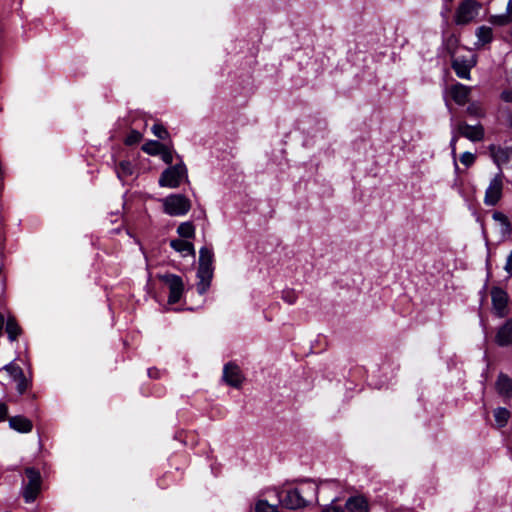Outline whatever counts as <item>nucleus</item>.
<instances>
[{"label": "nucleus", "mask_w": 512, "mask_h": 512, "mask_svg": "<svg viewBox=\"0 0 512 512\" xmlns=\"http://www.w3.org/2000/svg\"><path fill=\"white\" fill-rule=\"evenodd\" d=\"M321 512H344V508L331 504L323 508Z\"/></svg>", "instance_id": "obj_42"}, {"label": "nucleus", "mask_w": 512, "mask_h": 512, "mask_svg": "<svg viewBox=\"0 0 512 512\" xmlns=\"http://www.w3.org/2000/svg\"><path fill=\"white\" fill-rule=\"evenodd\" d=\"M160 279L168 286L169 288V296L168 303L175 304L177 303L184 291V283L180 276L175 274H165L160 277Z\"/></svg>", "instance_id": "obj_7"}, {"label": "nucleus", "mask_w": 512, "mask_h": 512, "mask_svg": "<svg viewBox=\"0 0 512 512\" xmlns=\"http://www.w3.org/2000/svg\"><path fill=\"white\" fill-rule=\"evenodd\" d=\"M158 155L161 156V159L163 160V162H165L166 164H171L173 162V151L170 147H168L167 145H164L162 150H161V153H159Z\"/></svg>", "instance_id": "obj_31"}, {"label": "nucleus", "mask_w": 512, "mask_h": 512, "mask_svg": "<svg viewBox=\"0 0 512 512\" xmlns=\"http://www.w3.org/2000/svg\"><path fill=\"white\" fill-rule=\"evenodd\" d=\"M322 486L338 487V482L335 480H324V481H321L319 485H316L315 487H311V490L314 493H317L319 488Z\"/></svg>", "instance_id": "obj_37"}, {"label": "nucleus", "mask_w": 512, "mask_h": 512, "mask_svg": "<svg viewBox=\"0 0 512 512\" xmlns=\"http://www.w3.org/2000/svg\"><path fill=\"white\" fill-rule=\"evenodd\" d=\"M467 112L471 115L481 117L483 116V111L480 107H478L476 104H471L467 108Z\"/></svg>", "instance_id": "obj_39"}, {"label": "nucleus", "mask_w": 512, "mask_h": 512, "mask_svg": "<svg viewBox=\"0 0 512 512\" xmlns=\"http://www.w3.org/2000/svg\"><path fill=\"white\" fill-rule=\"evenodd\" d=\"M500 99L503 102L512 104V88L505 89L500 93Z\"/></svg>", "instance_id": "obj_38"}, {"label": "nucleus", "mask_w": 512, "mask_h": 512, "mask_svg": "<svg viewBox=\"0 0 512 512\" xmlns=\"http://www.w3.org/2000/svg\"><path fill=\"white\" fill-rule=\"evenodd\" d=\"M470 90L471 89L468 86H465L461 83H457V84L451 86L450 94H451L452 99L458 105L462 106L468 102Z\"/></svg>", "instance_id": "obj_17"}, {"label": "nucleus", "mask_w": 512, "mask_h": 512, "mask_svg": "<svg viewBox=\"0 0 512 512\" xmlns=\"http://www.w3.org/2000/svg\"><path fill=\"white\" fill-rule=\"evenodd\" d=\"M489 152L494 163L498 167H500L502 164L509 162L512 156V148H502L496 145H490Z\"/></svg>", "instance_id": "obj_16"}, {"label": "nucleus", "mask_w": 512, "mask_h": 512, "mask_svg": "<svg viewBox=\"0 0 512 512\" xmlns=\"http://www.w3.org/2000/svg\"><path fill=\"white\" fill-rule=\"evenodd\" d=\"M482 5L477 0H462L454 14L456 25L465 26L472 23L480 13Z\"/></svg>", "instance_id": "obj_2"}, {"label": "nucleus", "mask_w": 512, "mask_h": 512, "mask_svg": "<svg viewBox=\"0 0 512 512\" xmlns=\"http://www.w3.org/2000/svg\"><path fill=\"white\" fill-rule=\"evenodd\" d=\"M222 378L226 384L234 388H240L244 381V376L239 366L234 363H227L224 366Z\"/></svg>", "instance_id": "obj_9"}, {"label": "nucleus", "mask_w": 512, "mask_h": 512, "mask_svg": "<svg viewBox=\"0 0 512 512\" xmlns=\"http://www.w3.org/2000/svg\"><path fill=\"white\" fill-rule=\"evenodd\" d=\"M187 168L185 164L180 161L179 163L165 169L159 178V186L167 188H177L180 186L184 179H187Z\"/></svg>", "instance_id": "obj_3"}, {"label": "nucleus", "mask_w": 512, "mask_h": 512, "mask_svg": "<svg viewBox=\"0 0 512 512\" xmlns=\"http://www.w3.org/2000/svg\"><path fill=\"white\" fill-rule=\"evenodd\" d=\"M177 233L182 238L190 239L195 236V227L192 222H183L178 226Z\"/></svg>", "instance_id": "obj_25"}, {"label": "nucleus", "mask_w": 512, "mask_h": 512, "mask_svg": "<svg viewBox=\"0 0 512 512\" xmlns=\"http://www.w3.org/2000/svg\"><path fill=\"white\" fill-rule=\"evenodd\" d=\"M348 512H369V503L363 495L349 497L345 503Z\"/></svg>", "instance_id": "obj_15"}, {"label": "nucleus", "mask_w": 512, "mask_h": 512, "mask_svg": "<svg viewBox=\"0 0 512 512\" xmlns=\"http://www.w3.org/2000/svg\"><path fill=\"white\" fill-rule=\"evenodd\" d=\"M152 133L159 139L165 140L169 138V132L162 124H154L152 126Z\"/></svg>", "instance_id": "obj_29"}, {"label": "nucleus", "mask_w": 512, "mask_h": 512, "mask_svg": "<svg viewBox=\"0 0 512 512\" xmlns=\"http://www.w3.org/2000/svg\"><path fill=\"white\" fill-rule=\"evenodd\" d=\"M5 371L10 379L16 382V389L20 395L24 394L30 387V381L25 377L23 369L14 361L6 364L0 369V372Z\"/></svg>", "instance_id": "obj_5"}, {"label": "nucleus", "mask_w": 512, "mask_h": 512, "mask_svg": "<svg viewBox=\"0 0 512 512\" xmlns=\"http://www.w3.org/2000/svg\"><path fill=\"white\" fill-rule=\"evenodd\" d=\"M163 146L164 144L158 141L150 140L142 146V150L149 155L156 156L161 153Z\"/></svg>", "instance_id": "obj_27"}, {"label": "nucleus", "mask_w": 512, "mask_h": 512, "mask_svg": "<svg viewBox=\"0 0 512 512\" xmlns=\"http://www.w3.org/2000/svg\"><path fill=\"white\" fill-rule=\"evenodd\" d=\"M496 388L499 394L508 396L512 393V379L504 374L498 376Z\"/></svg>", "instance_id": "obj_23"}, {"label": "nucleus", "mask_w": 512, "mask_h": 512, "mask_svg": "<svg viewBox=\"0 0 512 512\" xmlns=\"http://www.w3.org/2000/svg\"><path fill=\"white\" fill-rule=\"evenodd\" d=\"M4 322H5L4 315L0 312V326H1V327H3Z\"/></svg>", "instance_id": "obj_45"}, {"label": "nucleus", "mask_w": 512, "mask_h": 512, "mask_svg": "<svg viewBox=\"0 0 512 512\" xmlns=\"http://www.w3.org/2000/svg\"><path fill=\"white\" fill-rule=\"evenodd\" d=\"M457 130L460 136H463L472 142L483 140L485 135L484 127L481 124L469 125L465 122H461L458 124Z\"/></svg>", "instance_id": "obj_10"}, {"label": "nucleus", "mask_w": 512, "mask_h": 512, "mask_svg": "<svg viewBox=\"0 0 512 512\" xmlns=\"http://www.w3.org/2000/svg\"><path fill=\"white\" fill-rule=\"evenodd\" d=\"M459 160L466 167H470L474 164L476 160V155L471 152H464L461 154Z\"/></svg>", "instance_id": "obj_32"}, {"label": "nucleus", "mask_w": 512, "mask_h": 512, "mask_svg": "<svg viewBox=\"0 0 512 512\" xmlns=\"http://www.w3.org/2000/svg\"><path fill=\"white\" fill-rule=\"evenodd\" d=\"M474 62L462 61L459 58H455L452 61V68L456 75L463 79L470 78V70L473 67Z\"/></svg>", "instance_id": "obj_18"}, {"label": "nucleus", "mask_w": 512, "mask_h": 512, "mask_svg": "<svg viewBox=\"0 0 512 512\" xmlns=\"http://www.w3.org/2000/svg\"><path fill=\"white\" fill-rule=\"evenodd\" d=\"M214 254L211 249L202 247L199 251V265L198 268L214 269L213 268Z\"/></svg>", "instance_id": "obj_20"}, {"label": "nucleus", "mask_w": 512, "mask_h": 512, "mask_svg": "<svg viewBox=\"0 0 512 512\" xmlns=\"http://www.w3.org/2000/svg\"><path fill=\"white\" fill-rule=\"evenodd\" d=\"M116 174L120 180H124L126 177L133 174V165L130 161H121L115 168Z\"/></svg>", "instance_id": "obj_24"}, {"label": "nucleus", "mask_w": 512, "mask_h": 512, "mask_svg": "<svg viewBox=\"0 0 512 512\" xmlns=\"http://www.w3.org/2000/svg\"><path fill=\"white\" fill-rule=\"evenodd\" d=\"M21 329L14 318H9L6 322V333L10 341L16 340L19 336Z\"/></svg>", "instance_id": "obj_26"}, {"label": "nucleus", "mask_w": 512, "mask_h": 512, "mask_svg": "<svg viewBox=\"0 0 512 512\" xmlns=\"http://www.w3.org/2000/svg\"><path fill=\"white\" fill-rule=\"evenodd\" d=\"M304 491L298 488L285 492L281 498V503L289 509H299L306 506L307 502L303 497Z\"/></svg>", "instance_id": "obj_11"}, {"label": "nucleus", "mask_w": 512, "mask_h": 512, "mask_svg": "<svg viewBox=\"0 0 512 512\" xmlns=\"http://www.w3.org/2000/svg\"><path fill=\"white\" fill-rule=\"evenodd\" d=\"M148 374H149V376L152 377V371L151 370L148 371Z\"/></svg>", "instance_id": "obj_46"}, {"label": "nucleus", "mask_w": 512, "mask_h": 512, "mask_svg": "<svg viewBox=\"0 0 512 512\" xmlns=\"http://www.w3.org/2000/svg\"><path fill=\"white\" fill-rule=\"evenodd\" d=\"M8 417V406L3 403V402H0V422H3L7 419Z\"/></svg>", "instance_id": "obj_40"}, {"label": "nucleus", "mask_w": 512, "mask_h": 512, "mask_svg": "<svg viewBox=\"0 0 512 512\" xmlns=\"http://www.w3.org/2000/svg\"><path fill=\"white\" fill-rule=\"evenodd\" d=\"M507 14L509 16H511V18H512V0L508 1V4H507Z\"/></svg>", "instance_id": "obj_43"}, {"label": "nucleus", "mask_w": 512, "mask_h": 512, "mask_svg": "<svg viewBox=\"0 0 512 512\" xmlns=\"http://www.w3.org/2000/svg\"><path fill=\"white\" fill-rule=\"evenodd\" d=\"M282 299L288 304H294L297 300V295L293 290H285L282 293Z\"/></svg>", "instance_id": "obj_35"}, {"label": "nucleus", "mask_w": 512, "mask_h": 512, "mask_svg": "<svg viewBox=\"0 0 512 512\" xmlns=\"http://www.w3.org/2000/svg\"><path fill=\"white\" fill-rule=\"evenodd\" d=\"M214 269L198 268L197 270V292L200 295L205 294L210 288L211 281L213 278Z\"/></svg>", "instance_id": "obj_14"}, {"label": "nucleus", "mask_w": 512, "mask_h": 512, "mask_svg": "<svg viewBox=\"0 0 512 512\" xmlns=\"http://www.w3.org/2000/svg\"><path fill=\"white\" fill-rule=\"evenodd\" d=\"M491 300H492V308L493 313L498 318H504L509 314L508 294L499 287H493L491 289Z\"/></svg>", "instance_id": "obj_8"}, {"label": "nucleus", "mask_w": 512, "mask_h": 512, "mask_svg": "<svg viewBox=\"0 0 512 512\" xmlns=\"http://www.w3.org/2000/svg\"><path fill=\"white\" fill-rule=\"evenodd\" d=\"M495 342L498 346L512 345V319H507L496 331Z\"/></svg>", "instance_id": "obj_12"}, {"label": "nucleus", "mask_w": 512, "mask_h": 512, "mask_svg": "<svg viewBox=\"0 0 512 512\" xmlns=\"http://www.w3.org/2000/svg\"><path fill=\"white\" fill-rule=\"evenodd\" d=\"M509 417L510 413L505 408H497L494 412V418L498 427H504L507 424Z\"/></svg>", "instance_id": "obj_28"}, {"label": "nucleus", "mask_w": 512, "mask_h": 512, "mask_svg": "<svg viewBox=\"0 0 512 512\" xmlns=\"http://www.w3.org/2000/svg\"><path fill=\"white\" fill-rule=\"evenodd\" d=\"M458 138H459L458 135H453V137H452V139L450 141L451 155H452L453 160H454L455 170H458V164H457V161H456V143L458 141Z\"/></svg>", "instance_id": "obj_36"}, {"label": "nucleus", "mask_w": 512, "mask_h": 512, "mask_svg": "<svg viewBox=\"0 0 512 512\" xmlns=\"http://www.w3.org/2000/svg\"><path fill=\"white\" fill-rule=\"evenodd\" d=\"M477 36V46H484L490 43L493 39V31L492 28L488 26H480L476 30Z\"/></svg>", "instance_id": "obj_21"}, {"label": "nucleus", "mask_w": 512, "mask_h": 512, "mask_svg": "<svg viewBox=\"0 0 512 512\" xmlns=\"http://www.w3.org/2000/svg\"><path fill=\"white\" fill-rule=\"evenodd\" d=\"M491 21L498 25H505V24L509 23L510 21H512V18H511V16H509L506 13L503 15L492 16Z\"/></svg>", "instance_id": "obj_34"}, {"label": "nucleus", "mask_w": 512, "mask_h": 512, "mask_svg": "<svg viewBox=\"0 0 512 512\" xmlns=\"http://www.w3.org/2000/svg\"><path fill=\"white\" fill-rule=\"evenodd\" d=\"M142 139V134L136 130H132L127 136L125 143L127 145H133L140 142Z\"/></svg>", "instance_id": "obj_33"}, {"label": "nucleus", "mask_w": 512, "mask_h": 512, "mask_svg": "<svg viewBox=\"0 0 512 512\" xmlns=\"http://www.w3.org/2000/svg\"><path fill=\"white\" fill-rule=\"evenodd\" d=\"M170 246L183 257L188 255H195V249L191 242L182 239H173L170 241Z\"/></svg>", "instance_id": "obj_19"}, {"label": "nucleus", "mask_w": 512, "mask_h": 512, "mask_svg": "<svg viewBox=\"0 0 512 512\" xmlns=\"http://www.w3.org/2000/svg\"><path fill=\"white\" fill-rule=\"evenodd\" d=\"M504 269L509 274V276H512V250L510 251V253L506 259V264L504 266Z\"/></svg>", "instance_id": "obj_41"}, {"label": "nucleus", "mask_w": 512, "mask_h": 512, "mask_svg": "<svg viewBox=\"0 0 512 512\" xmlns=\"http://www.w3.org/2000/svg\"><path fill=\"white\" fill-rule=\"evenodd\" d=\"M160 201L163 212L169 216H184L191 209V201L183 194H171Z\"/></svg>", "instance_id": "obj_1"}, {"label": "nucleus", "mask_w": 512, "mask_h": 512, "mask_svg": "<svg viewBox=\"0 0 512 512\" xmlns=\"http://www.w3.org/2000/svg\"><path fill=\"white\" fill-rule=\"evenodd\" d=\"M503 173L500 170L490 181L485 191L484 203L487 206H495L502 198Z\"/></svg>", "instance_id": "obj_6"}, {"label": "nucleus", "mask_w": 512, "mask_h": 512, "mask_svg": "<svg viewBox=\"0 0 512 512\" xmlns=\"http://www.w3.org/2000/svg\"><path fill=\"white\" fill-rule=\"evenodd\" d=\"M255 512H278L277 507L270 505L265 500H260L255 506Z\"/></svg>", "instance_id": "obj_30"}, {"label": "nucleus", "mask_w": 512, "mask_h": 512, "mask_svg": "<svg viewBox=\"0 0 512 512\" xmlns=\"http://www.w3.org/2000/svg\"><path fill=\"white\" fill-rule=\"evenodd\" d=\"M507 124L512 129V114H509L507 117Z\"/></svg>", "instance_id": "obj_44"}, {"label": "nucleus", "mask_w": 512, "mask_h": 512, "mask_svg": "<svg viewBox=\"0 0 512 512\" xmlns=\"http://www.w3.org/2000/svg\"><path fill=\"white\" fill-rule=\"evenodd\" d=\"M492 219L499 223L501 227V232L504 235H510L512 232V227L509 218L500 211H495L492 214Z\"/></svg>", "instance_id": "obj_22"}, {"label": "nucleus", "mask_w": 512, "mask_h": 512, "mask_svg": "<svg viewBox=\"0 0 512 512\" xmlns=\"http://www.w3.org/2000/svg\"><path fill=\"white\" fill-rule=\"evenodd\" d=\"M9 427L18 432L27 434L33 429V423L30 419L23 415L12 416L8 419Z\"/></svg>", "instance_id": "obj_13"}, {"label": "nucleus", "mask_w": 512, "mask_h": 512, "mask_svg": "<svg viewBox=\"0 0 512 512\" xmlns=\"http://www.w3.org/2000/svg\"><path fill=\"white\" fill-rule=\"evenodd\" d=\"M27 483L23 485V498L27 503L33 502L41 490L42 478L38 470L33 467L25 469Z\"/></svg>", "instance_id": "obj_4"}]
</instances>
